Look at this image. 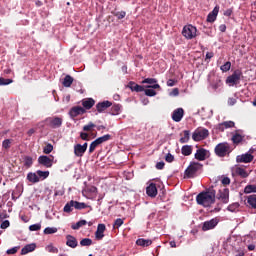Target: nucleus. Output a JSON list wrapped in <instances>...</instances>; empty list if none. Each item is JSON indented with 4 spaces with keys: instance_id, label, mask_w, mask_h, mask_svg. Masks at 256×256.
Returning a JSON list of instances; mask_svg holds the SVG:
<instances>
[{
    "instance_id": "obj_25",
    "label": "nucleus",
    "mask_w": 256,
    "mask_h": 256,
    "mask_svg": "<svg viewBox=\"0 0 256 256\" xmlns=\"http://www.w3.org/2000/svg\"><path fill=\"white\" fill-rule=\"evenodd\" d=\"M129 89L136 93H143V91H145V88L142 85L135 84V82H129Z\"/></svg>"
},
{
    "instance_id": "obj_38",
    "label": "nucleus",
    "mask_w": 256,
    "mask_h": 256,
    "mask_svg": "<svg viewBox=\"0 0 256 256\" xmlns=\"http://www.w3.org/2000/svg\"><path fill=\"white\" fill-rule=\"evenodd\" d=\"M239 207H240L239 203L235 202L230 204L227 207V210L230 211L231 213H235V211H238Z\"/></svg>"
},
{
    "instance_id": "obj_14",
    "label": "nucleus",
    "mask_w": 256,
    "mask_h": 256,
    "mask_svg": "<svg viewBox=\"0 0 256 256\" xmlns=\"http://www.w3.org/2000/svg\"><path fill=\"white\" fill-rule=\"evenodd\" d=\"M142 83H147V89H160L161 86L157 84V79L155 78H146L142 81Z\"/></svg>"
},
{
    "instance_id": "obj_34",
    "label": "nucleus",
    "mask_w": 256,
    "mask_h": 256,
    "mask_svg": "<svg viewBox=\"0 0 256 256\" xmlns=\"http://www.w3.org/2000/svg\"><path fill=\"white\" fill-rule=\"evenodd\" d=\"M74 209H77L78 211H81V209H87V205L85 202H78L73 200Z\"/></svg>"
},
{
    "instance_id": "obj_56",
    "label": "nucleus",
    "mask_w": 256,
    "mask_h": 256,
    "mask_svg": "<svg viewBox=\"0 0 256 256\" xmlns=\"http://www.w3.org/2000/svg\"><path fill=\"white\" fill-rule=\"evenodd\" d=\"M11 83H13L12 79L0 78V85H11Z\"/></svg>"
},
{
    "instance_id": "obj_42",
    "label": "nucleus",
    "mask_w": 256,
    "mask_h": 256,
    "mask_svg": "<svg viewBox=\"0 0 256 256\" xmlns=\"http://www.w3.org/2000/svg\"><path fill=\"white\" fill-rule=\"evenodd\" d=\"M109 139H111V136L109 134H106L102 137L97 138L96 141L98 142V144L101 145V144L105 143L106 141H109Z\"/></svg>"
},
{
    "instance_id": "obj_60",
    "label": "nucleus",
    "mask_w": 256,
    "mask_h": 256,
    "mask_svg": "<svg viewBox=\"0 0 256 256\" xmlns=\"http://www.w3.org/2000/svg\"><path fill=\"white\" fill-rule=\"evenodd\" d=\"M176 84H177V80L175 79H169L167 81V87H175Z\"/></svg>"
},
{
    "instance_id": "obj_22",
    "label": "nucleus",
    "mask_w": 256,
    "mask_h": 256,
    "mask_svg": "<svg viewBox=\"0 0 256 256\" xmlns=\"http://www.w3.org/2000/svg\"><path fill=\"white\" fill-rule=\"evenodd\" d=\"M82 108L86 110H89L95 106V100L93 98H85L82 100Z\"/></svg>"
},
{
    "instance_id": "obj_10",
    "label": "nucleus",
    "mask_w": 256,
    "mask_h": 256,
    "mask_svg": "<svg viewBox=\"0 0 256 256\" xmlns=\"http://www.w3.org/2000/svg\"><path fill=\"white\" fill-rule=\"evenodd\" d=\"M87 113V110L81 106H74L70 109L69 115L70 117H78V115H85Z\"/></svg>"
},
{
    "instance_id": "obj_1",
    "label": "nucleus",
    "mask_w": 256,
    "mask_h": 256,
    "mask_svg": "<svg viewBox=\"0 0 256 256\" xmlns=\"http://www.w3.org/2000/svg\"><path fill=\"white\" fill-rule=\"evenodd\" d=\"M216 195L217 191H215V189L211 187L204 192H200L196 197V201L198 205H202V207H211V205L215 203Z\"/></svg>"
},
{
    "instance_id": "obj_41",
    "label": "nucleus",
    "mask_w": 256,
    "mask_h": 256,
    "mask_svg": "<svg viewBox=\"0 0 256 256\" xmlns=\"http://www.w3.org/2000/svg\"><path fill=\"white\" fill-rule=\"evenodd\" d=\"M244 193L249 194V193H256V186L255 185H247L244 188Z\"/></svg>"
},
{
    "instance_id": "obj_52",
    "label": "nucleus",
    "mask_w": 256,
    "mask_h": 256,
    "mask_svg": "<svg viewBox=\"0 0 256 256\" xmlns=\"http://www.w3.org/2000/svg\"><path fill=\"white\" fill-rule=\"evenodd\" d=\"M93 129H95L93 122H89L88 125L83 126V131H93Z\"/></svg>"
},
{
    "instance_id": "obj_54",
    "label": "nucleus",
    "mask_w": 256,
    "mask_h": 256,
    "mask_svg": "<svg viewBox=\"0 0 256 256\" xmlns=\"http://www.w3.org/2000/svg\"><path fill=\"white\" fill-rule=\"evenodd\" d=\"M20 247L19 246H15L13 248H10L6 251L7 255H15V253H17V251H19Z\"/></svg>"
},
{
    "instance_id": "obj_26",
    "label": "nucleus",
    "mask_w": 256,
    "mask_h": 256,
    "mask_svg": "<svg viewBox=\"0 0 256 256\" xmlns=\"http://www.w3.org/2000/svg\"><path fill=\"white\" fill-rule=\"evenodd\" d=\"M86 150L83 149L81 144L74 145V155L75 157H83L85 155Z\"/></svg>"
},
{
    "instance_id": "obj_21",
    "label": "nucleus",
    "mask_w": 256,
    "mask_h": 256,
    "mask_svg": "<svg viewBox=\"0 0 256 256\" xmlns=\"http://www.w3.org/2000/svg\"><path fill=\"white\" fill-rule=\"evenodd\" d=\"M66 245L68 247H71V249H75L79 245V243L77 242V238H75L72 235H67L66 236Z\"/></svg>"
},
{
    "instance_id": "obj_43",
    "label": "nucleus",
    "mask_w": 256,
    "mask_h": 256,
    "mask_svg": "<svg viewBox=\"0 0 256 256\" xmlns=\"http://www.w3.org/2000/svg\"><path fill=\"white\" fill-rule=\"evenodd\" d=\"M99 145H100L99 142L97 140H94L89 146V154L91 155V153H93L95 149L99 147Z\"/></svg>"
},
{
    "instance_id": "obj_58",
    "label": "nucleus",
    "mask_w": 256,
    "mask_h": 256,
    "mask_svg": "<svg viewBox=\"0 0 256 256\" xmlns=\"http://www.w3.org/2000/svg\"><path fill=\"white\" fill-rule=\"evenodd\" d=\"M30 231H41V224H33L29 226Z\"/></svg>"
},
{
    "instance_id": "obj_4",
    "label": "nucleus",
    "mask_w": 256,
    "mask_h": 256,
    "mask_svg": "<svg viewBox=\"0 0 256 256\" xmlns=\"http://www.w3.org/2000/svg\"><path fill=\"white\" fill-rule=\"evenodd\" d=\"M242 77H243V72L237 69L230 76L227 77L226 83H228L231 86L239 85Z\"/></svg>"
},
{
    "instance_id": "obj_37",
    "label": "nucleus",
    "mask_w": 256,
    "mask_h": 256,
    "mask_svg": "<svg viewBox=\"0 0 256 256\" xmlns=\"http://www.w3.org/2000/svg\"><path fill=\"white\" fill-rule=\"evenodd\" d=\"M84 225H87V222L85 220H80L71 227L74 231H77L78 229H81V227H83Z\"/></svg>"
},
{
    "instance_id": "obj_12",
    "label": "nucleus",
    "mask_w": 256,
    "mask_h": 256,
    "mask_svg": "<svg viewBox=\"0 0 256 256\" xmlns=\"http://www.w3.org/2000/svg\"><path fill=\"white\" fill-rule=\"evenodd\" d=\"M217 15H219V5H216L214 9L208 14L206 21L208 23H215V21H217Z\"/></svg>"
},
{
    "instance_id": "obj_44",
    "label": "nucleus",
    "mask_w": 256,
    "mask_h": 256,
    "mask_svg": "<svg viewBox=\"0 0 256 256\" xmlns=\"http://www.w3.org/2000/svg\"><path fill=\"white\" fill-rule=\"evenodd\" d=\"M53 151V145L51 143L46 144L43 148V153L49 155Z\"/></svg>"
},
{
    "instance_id": "obj_24",
    "label": "nucleus",
    "mask_w": 256,
    "mask_h": 256,
    "mask_svg": "<svg viewBox=\"0 0 256 256\" xmlns=\"http://www.w3.org/2000/svg\"><path fill=\"white\" fill-rule=\"evenodd\" d=\"M136 245L139 247H149L150 245H153V241L151 239L139 238L136 240Z\"/></svg>"
},
{
    "instance_id": "obj_32",
    "label": "nucleus",
    "mask_w": 256,
    "mask_h": 256,
    "mask_svg": "<svg viewBox=\"0 0 256 256\" xmlns=\"http://www.w3.org/2000/svg\"><path fill=\"white\" fill-rule=\"evenodd\" d=\"M236 175H239L243 179H247V177H249V173H247V171L241 167L236 168Z\"/></svg>"
},
{
    "instance_id": "obj_29",
    "label": "nucleus",
    "mask_w": 256,
    "mask_h": 256,
    "mask_svg": "<svg viewBox=\"0 0 256 256\" xmlns=\"http://www.w3.org/2000/svg\"><path fill=\"white\" fill-rule=\"evenodd\" d=\"M27 179L30 183H39L40 181L38 174L33 172L27 174Z\"/></svg>"
},
{
    "instance_id": "obj_30",
    "label": "nucleus",
    "mask_w": 256,
    "mask_h": 256,
    "mask_svg": "<svg viewBox=\"0 0 256 256\" xmlns=\"http://www.w3.org/2000/svg\"><path fill=\"white\" fill-rule=\"evenodd\" d=\"M73 81H74V79L71 75H66L62 82V85H63V87H71V85H73Z\"/></svg>"
},
{
    "instance_id": "obj_31",
    "label": "nucleus",
    "mask_w": 256,
    "mask_h": 256,
    "mask_svg": "<svg viewBox=\"0 0 256 256\" xmlns=\"http://www.w3.org/2000/svg\"><path fill=\"white\" fill-rule=\"evenodd\" d=\"M247 204L251 209H256V195H250L247 197Z\"/></svg>"
},
{
    "instance_id": "obj_45",
    "label": "nucleus",
    "mask_w": 256,
    "mask_h": 256,
    "mask_svg": "<svg viewBox=\"0 0 256 256\" xmlns=\"http://www.w3.org/2000/svg\"><path fill=\"white\" fill-rule=\"evenodd\" d=\"M53 233H57V228L55 227H47L44 229L45 235H53Z\"/></svg>"
},
{
    "instance_id": "obj_47",
    "label": "nucleus",
    "mask_w": 256,
    "mask_h": 256,
    "mask_svg": "<svg viewBox=\"0 0 256 256\" xmlns=\"http://www.w3.org/2000/svg\"><path fill=\"white\" fill-rule=\"evenodd\" d=\"M11 143H13V140H11V139H5V140L2 142V148H3V149H10V148H11Z\"/></svg>"
},
{
    "instance_id": "obj_50",
    "label": "nucleus",
    "mask_w": 256,
    "mask_h": 256,
    "mask_svg": "<svg viewBox=\"0 0 256 256\" xmlns=\"http://www.w3.org/2000/svg\"><path fill=\"white\" fill-rule=\"evenodd\" d=\"M220 69L223 73H227V71L231 69V63L229 61L226 62L224 65L220 67Z\"/></svg>"
},
{
    "instance_id": "obj_35",
    "label": "nucleus",
    "mask_w": 256,
    "mask_h": 256,
    "mask_svg": "<svg viewBox=\"0 0 256 256\" xmlns=\"http://www.w3.org/2000/svg\"><path fill=\"white\" fill-rule=\"evenodd\" d=\"M189 139H191V132L184 130V137L180 138V143H189Z\"/></svg>"
},
{
    "instance_id": "obj_51",
    "label": "nucleus",
    "mask_w": 256,
    "mask_h": 256,
    "mask_svg": "<svg viewBox=\"0 0 256 256\" xmlns=\"http://www.w3.org/2000/svg\"><path fill=\"white\" fill-rule=\"evenodd\" d=\"M146 97H155L157 92L154 89H146L144 90Z\"/></svg>"
},
{
    "instance_id": "obj_46",
    "label": "nucleus",
    "mask_w": 256,
    "mask_h": 256,
    "mask_svg": "<svg viewBox=\"0 0 256 256\" xmlns=\"http://www.w3.org/2000/svg\"><path fill=\"white\" fill-rule=\"evenodd\" d=\"M46 251H48V253H59V249L53 246V244L47 245Z\"/></svg>"
},
{
    "instance_id": "obj_28",
    "label": "nucleus",
    "mask_w": 256,
    "mask_h": 256,
    "mask_svg": "<svg viewBox=\"0 0 256 256\" xmlns=\"http://www.w3.org/2000/svg\"><path fill=\"white\" fill-rule=\"evenodd\" d=\"M221 85H223V82L221 81V78L216 77L213 82L210 83V87L214 90L217 91V89H219V87H221Z\"/></svg>"
},
{
    "instance_id": "obj_23",
    "label": "nucleus",
    "mask_w": 256,
    "mask_h": 256,
    "mask_svg": "<svg viewBox=\"0 0 256 256\" xmlns=\"http://www.w3.org/2000/svg\"><path fill=\"white\" fill-rule=\"evenodd\" d=\"M37 249V244L36 243H31L26 245L21 249V255H27V253H33Z\"/></svg>"
},
{
    "instance_id": "obj_17",
    "label": "nucleus",
    "mask_w": 256,
    "mask_h": 256,
    "mask_svg": "<svg viewBox=\"0 0 256 256\" xmlns=\"http://www.w3.org/2000/svg\"><path fill=\"white\" fill-rule=\"evenodd\" d=\"M218 199L222 201V203H229V189L224 188L219 190Z\"/></svg>"
},
{
    "instance_id": "obj_8",
    "label": "nucleus",
    "mask_w": 256,
    "mask_h": 256,
    "mask_svg": "<svg viewBox=\"0 0 256 256\" xmlns=\"http://www.w3.org/2000/svg\"><path fill=\"white\" fill-rule=\"evenodd\" d=\"M53 159L54 157L52 155H41L38 157V163L42 165V167H46V169H51V167H53Z\"/></svg>"
},
{
    "instance_id": "obj_59",
    "label": "nucleus",
    "mask_w": 256,
    "mask_h": 256,
    "mask_svg": "<svg viewBox=\"0 0 256 256\" xmlns=\"http://www.w3.org/2000/svg\"><path fill=\"white\" fill-rule=\"evenodd\" d=\"M80 138L82 139V141H89V134L86 132H81Z\"/></svg>"
},
{
    "instance_id": "obj_7",
    "label": "nucleus",
    "mask_w": 256,
    "mask_h": 256,
    "mask_svg": "<svg viewBox=\"0 0 256 256\" xmlns=\"http://www.w3.org/2000/svg\"><path fill=\"white\" fill-rule=\"evenodd\" d=\"M46 125L51 129H59L63 125V118L60 117H50L45 120Z\"/></svg>"
},
{
    "instance_id": "obj_18",
    "label": "nucleus",
    "mask_w": 256,
    "mask_h": 256,
    "mask_svg": "<svg viewBox=\"0 0 256 256\" xmlns=\"http://www.w3.org/2000/svg\"><path fill=\"white\" fill-rule=\"evenodd\" d=\"M146 194L148 197H157V185L155 183H150L146 188Z\"/></svg>"
},
{
    "instance_id": "obj_13",
    "label": "nucleus",
    "mask_w": 256,
    "mask_h": 256,
    "mask_svg": "<svg viewBox=\"0 0 256 256\" xmlns=\"http://www.w3.org/2000/svg\"><path fill=\"white\" fill-rule=\"evenodd\" d=\"M113 103L109 100L99 102L96 104V109L98 113H103V111H106V109H109V107H112Z\"/></svg>"
},
{
    "instance_id": "obj_5",
    "label": "nucleus",
    "mask_w": 256,
    "mask_h": 256,
    "mask_svg": "<svg viewBox=\"0 0 256 256\" xmlns=\"http://www.w3.org/2000/svg\"><path fill=\"white\" fill-rule=\"evenodd\" d=\"M182 35L185 39H195L197 37V27L191 24L184 26Z\"/></svg>"
},
{
    "instance_id": "obj_36",
    "label": "nucleus",
    "mask_w": 256,
    "mask_h": 256,
    "mask_svg": "<svg viewBox=\"0 0 256 256\" xmlns=\"http://www.w3.org/2000/svg\"><path fill=\"white\" fill-rule=\"evenodd\" d=\"M80 245L81 247H91V245H93V240H91L90 238H83L80 241Z\"/></svg>"
},
{
    "instance_id": "obj_9",
    "label": "nucleus",
    "mask_w": 256,
    "mask_h": 256,
    "mask_svg": "<svg viewBox=\"0 0 256 256\" xmlns=\"http://www.w3.org/2000/svg\"><path fill=\"white\" fill-rule=\"evenodd\" d=\"M219 224V219L212 218L211 220L205 221L202 225V231H211V229H215Z\"/></svg>"
},
{
    "instance_id": "obj_39",
    "label": "nucleus",
    "mask_w": 256,
    "mask_h": 256,
    "mask_svg": "<svg viewBox=\"0 0 256 256\" xmlns=\"http://www.w3.org/2000/svg\"><path fill=\"white\" fill-rule=\"evenodd\" d=\"M73 200H71L70 202H68L65 206H64V213H71V211H73Z\"/></svg>"
},
{
    "instance_id": "obj_40",
    "label": "nucleus",
    "mask_w": 256,
    "mask_h": 256,
    "mask_svg": "<svg viewBox=\"0 0 256 256\" xmlns=\"http://www.w3.org/2000/svg\"><path fill=\"white\" fill-rule=\"evenodd\" d=\"M36 174L38 175L39 179H47V177H49V171H42V170H38L36 172Z\"/></svg>"
},
{
    "instance_id": "obj_3",
    "label": "nucleus",
    "mask_w": 256,
    "mask_h": 256,
    "mask_svg": "<svg viewBox=\"0 0 256 256\" xmlns=\"http://www.w3.org/2000/svg\"><path fill=\"white\" fill-rule=\"evenodd\" d=\"M201 169H203V165L201 163L191 162L184 172L185 177H187L188 179H193V177H196L197 172L201 171Z\"/></svg>"
},
{
    "instance_id": "obj_20",
    "label": "nucleus",
    "mask_w": 256,
    "mask_h": 256,
    "mask_svg": "<svg viewBox=\"0 0 256 256\" xmlns=\"http://www.w3.org/2000/svg\"><path fill=\"white\" fill-rule=\"evenodd\" d=\"M232 127H235V122L233 121H225L220 124H218L217 129L218 131H225V129H231Z\"/></svg>"
},
{
    "instance_id": "obj_61",
    "label": "nucleus",
    "mask_w": 256,
    "mask_h": 256,
    "mask_svg": "<svg viewBox=\"0 0 256 256\" xmlns=\"http://www.w3.org/2000/svg\"><path fill=\"white\" fill-rule=\"evenodd\" d=\"M171 97H179V88H174L172 92H170Z\"/></svg>"
},
{
    "instance_id": "obj_19",
    "label": "nucleus",
    "mask_w": 256,
    "mask_h": 256,
    "mask_svg": "<svg viewBox=\"0 0 256 256\" xmlns=\"http://www.w3.org/2000/svg\"><path fill=\"white\" fill-rule=\"evenodd\" d=\"M194 157L197 159V161H205V159H207V150L204 148L198 149Z\"/></svg>"
},
{
    "instance_id": "obj_55",
    "label": "nucleus",
    "mask_w": 256,
    "mask_h": 256,
    "mask_svg": "<svg viewBox=\"0 0 256 256\" xmlns=\"http://www.w3.org/2000/svg\"><path fill=\"white\" fill-rule=\"evenodd\" d=\"M126 15L127 13L125 11L114 12V16L117 17V19H125Z\"/></svg>"
},
{
    "instance_id": "obj_62",
    "label": "nucleus",
    "mask_w": 256,
    "mask_h": 256,
    "mask_svg": "<svg viewBox=\"0 0 256 256\" xmlns=\"http://www.w3.org/2000/svg\"><path fill=\"white\" fill-rule=\"evenodd\" d=\"M9 225H11V223L9 222V220H5L1 223V229H7L9 227Z\"/></svg>"
},
{
    "instance_id": "obj_49",
    "label": "nucleus",
    "mask_w": 256,
    "mask_h": 256,
    "mask_svg": "<svg viewBox=\"0 0 256 256\" xmlns=\"http://www.w3.org/2000/svg\"><path fill=\"white\" fill-rule=\"evenodd\" d=\"M119 111H121V106L113 105L111 108V115H119Z\"/></svg>"
},
{
    "instance_id": "obj_6",
    "label": "nucleus",
    "mask_w": 256,
    "mask_h": 256,
    "mask_svg": "<svg viewBox=\"0 0 256 256\" xmlns=\"http://www.w3.org/2000/svg\"><path fill=\"white\" fill-rule=\"evenodd\" d=\"M209 137V130L207 128L196 129L192 134L193 141H203Z\"/></svg>"
},
{
    "instance_id": "obj_63",
    "label": "nucleus",
    "mask_w": 256,
    "mask_h": 256,
    "mask_svg": "<svg viewBox=\"0 0 256 256\" xmlns=\"http://www.w3.org/2000/svg\"><path fill=\"white\" fill-rule=\"evenodd\" d=\"M156 169H158V170L165 169V162H163V161L158 162L156 164Z\"/></svg>"
},
{
    "instance_id": "obj_16",
    "label": "nucleus",
    "mask_w": 256,
    "mask_h": 256,
    "mask_svg": "<svg viewBox=\"0 0 256 256\" xmlns=\"http://www.w3.org/2000/svg\"><path fill=\"white\" fill-rule=\"evenodd\" d=\"M105 229V224H98L97 230L95 232V238L97 239V241H101V239L105 237Z\"/></svg>"
},
{
    "instance_id": "obj_64",
    "label": "nucleus",
    "mask_w": 256,
    "mask_h": 256,
    "mask_svg": "<svg viewBox=\"0 0 256 256\" xmlns=\"http://www.w3.org/2000/svg\"><path fill=\"white\" fill-rule=\"evenodd\" d=\"M231 183V179L229 177H224L222 179V185H229Z\"/></svg>"
},
{
    "instance_id": "obj_48",
    "label": "nucleus",
    "mask_w": 256,
    "mask_h": 256,
    "mask_svg": "<svg viewBox=\"0 0 256 256\" xmlns=\"http://www.w3.org/2000/svg\"><path fill=\"white\" fill-rule=\"evenodd\" d=\"M24 165L25 167H28V168L31 167V165H33V158L30 156H26L24 158Z\"/></svg>"
},
{
    "instance_id": "obj_33",
    "label": "nucleus",
    "mask_w": 256,
    "mask_h": 256,
    "mask_svg": "<svg viewBox=\"0 0 256 256\" xmlns=\"http://www.w3.org/2000/svg\"><path fill=\"white\" fill-rule=\"evenodd\" d=\"M243 141V135L236 133L232 136V142L234 145H239Z\"/></svg>"
},
{
    "instance_id": "obj_2",
    "label": "nucleus",
    "mask_w": 256,
    "mask_h": 256,
    "mask_svg": "<svg viewBox=\"0 0 256 256\" xmlns=\"http://www.w3.org/2000/svg\"><path fill=\"white\" fill-rule=\"evenodd\" d=\"M231 145L227 142L219 143L214 148V153L217 157H227L231 154Z\"/></svg>"
},
{
    "instance_id": "obj_11",
    "label": "nucleus",
    "mask_w": 256,
    "mask_h": 256,
    "mask_svg": "<svg viewBox=\"0 0 256 256\" xmlns=\"http://www.w3.org/2000/svg\"><path fill=\"white\" fill-rule=\"evenodd\" d=\"M183 115H185V110H183V108H177L172 113V120L175 121V123H179L181 119H183Z\"/></svg>"
},
{
    "instance_id": "obj_27",
    "label": "nucleus",
    "mask_w": 256,
    "mask_h": 256,
    "mask_svg": "<svg viewBox=\"0 0 256 256\" xmlns=\"http://www.w3.org/2000/svg\"><path fill=\"white\" fill-rule=\"evenodd\" d=\"M181 153L185 157H189V155H191V153H193V146H191V145H184V146H182Z\"/></svg>"
},
{
    "instance_id": "obj_15",
    "label": "nucleus",
    "mask_w": 256,
    "mask_h": 256,
    "mask_svg": "<svg viewBox=\"0 0 256 256\" xmlns=\"http://www.w3.org/2000/svg\"><path fill=\"white\" fill-rule=\"evenodd\" d=\"M251 161H253V155L249 153L238 155L236 157L237 163H251Z\"/></svg>"
},
{
    "instance_id": "obj_53",
    "label": "nucleus",
    "mask_w": 256,
    "mask_h": 256,
    "mask_svg": "<svg viewBox=\"0 0 256 256\" xmlns=\"http://www.w3.org/2000/svg\"><path fill=\"white\" fill-rule=\"evenodd\" d=\"M123 225V219L118 218L114 221L113 227L114 229H119Z\"/></svg>"
},
{
    "instance_id": "obj_57",
    "label": "nucleus",
    "mask_w": 256,
    "mask_h": 256,
    "mask_svg": "<svg viewBox=\"0 0 256 256\" xmlns=\"http://www.w3.org/2000/svg\"><path fill=\"white\" fill-rule=\"evenodd\" d=\"M165 161L167 163H173L175 161V156H173L171 153H168L165 157Z\"/></svg>"
}]
</instances>
